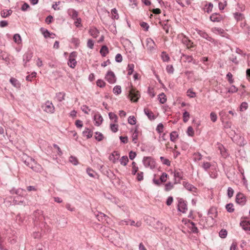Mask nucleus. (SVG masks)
<instances>
[{
  "mask_svg": "<svg viewBox=\"0 0 250 250\" xmlns=\"http://www.w3.org/2000/svg\"><path fill=\"white\" fill-rule=\"evenodd\" d=\"M25 192V190L21 188H19L16 190L15 193L16 194L19 195L20 196H23Z\"/></svg>",
  "mask_w": 250,
  "mask_h": 250,
  "instance_id": "obj_56",
  "label": "nucleus"
},
{
  "mask_svg": "<svg viewBox=\"0 0 250 250\" xmlns=\"http://www.w3.org/2000/svg\"><path fill=\"white\" fill-rule=\"evenodd\" d=\"M110 128L112 132L115 133L118 130V125L117 124H111Z\"/></svg>",
  "mask_w": 250,
  "mask_h": 250,
  "instance_id": "obj_45",
  "label": "nucleus"
},
{
  "mask_svg": "<svg viewBox=\"0 0 250 250\" xmlns=\"http://www.w3.org/2000/svg\"><path fill=\"white\" fill-rule=\"evenodd\" d=\"M178 210L183 213H185L188 210L186 202L182 198L178 199Z\"/></svg>",
  "mask_w": 250,
  "mask_h": 250,
  "instance_id": "obj_5",
  "label": "nucleus"
},
{
  "mask_svg": "<svg viewBox=\"0 0 250 250\" xmlns=\"http://www.w3.org/2000/svg\"><path fill=\"white\" fill-rule=\"evenodd\" d=\"M10 82L14 87H16L17 88H20L21 87V83L17 79L14 78H11L10 79Z\"/></svg>",
  "mask_w": 250,
  "mask_h": 250,
  "instance_id": "obj_22",
  "label": "nucleus"
},
{
  "mask_svg": "<svg viewBox=\"0 0 250 250\" xmlns=\"http://www.w3.org/2000/svg\"><path fill=\"white\" fill-rule=\"evenodd\" d=\"M120 164L124 166H126L128 162V159L127 156H123L120 159Z\"/></svg>",
  "mask_w": 250,
  "mask_h": 250,
  "instance_id": "obj_34",
  "label": "nucleus"
},
{
  "mask_svg": "<svg viewBox=\"0 0 250 250\" xmlns=\"http://www.w3.org/2000/svg\"><path fill=\"white\" fill-rule=\"evenodd\" d=\"M144 173L143 172L140 171L137 174V179L138 181H141L143 180Z\"/></svg>",
  "mask_w": 250,
  "mask_h": 250,
  "instance_id": "obj_64",
  "label": "nucleus"
},
{
  "mask_svg": "<svg viewBox=\"0 0 250 250\" xmlns=\"http://www.w3.org/2000/svg\"><path fill=\"white\" fill-rule=\"evenodd\" d=\"M158 100L161 104H164L167 101V98L165 94L162 93L159 95Z\"/></svg>",
  "mask_w": 250,
  "mask_h": 250,
  "instance_id": "obj_32",
  "label": "nucleus"
},
{
  "mask_svg": "<svg viewBox=\"0 0 250 250\" xmlns=\"http://www.w3.org/2000/svg\"><path fill=\"white\" fill-rule=\"evenodd\" d=\"M96 84L98 86L101 88L104 87L105 85V83L101 79L98 80L97 81Z\"/></svg>",
  "mask_w": 250,
  "mask_h": 250,
  "instance_id": "obj_49",
  "label": "nucleus"
},
{
  "mask_svg": "<svg viewBox=\"0 0 250 250\" xmlns=\"http://www.w3.org/2000/svg\"><path fill=\"white\" fill-rule=\"evenodd\" d=\"M128 123L132 125H134L136 124V120L134 116H130L128 117Z\"/></svg>",
  "mask_w": 250,
  "mask_h": 250,
  "instance_id": "obj_40",
  "label": "nucleus"
},
{
  "mask_svg": "<svg viewBox=\"0 0 250 250\" xmlns=\"http://www.w3.org/2000/svg\"><path fill=\"white\" fill-rule=\"evenodd\" d=\"M136 163L134 162H133L132 163V175H135L138 170V167L136 166Z\"/></svg>",
  "mask_w": 250,
  "mask_h": 250,
  "instance_id": "obj_50",
  "label": "nucleus"
},
{
  "mask_svg": "<svg viewBox=\"0 0 250 250\" xmlns=\"http://www.w3.org/2000/svg\"><path fill=\"white\" fill-rule=\"evenodd\" d=\"M83 136L86 137L87 139H89L92 137L93 131L88 128H85V130L83 131Z\"/></svg>",
  "mask_w": 250,
  "mask_h": 250,
  "instance_id": "obj_19",
  "label": "nucleus"
},
{
  "mask_svg": "<svg viewBox=\"0 0 250 250\" xmlns=\"http://www.w3.org/2000/svg\"><path fill=\"white\" fill-rule=\"evenodd\" d=\"M182 42L183 44L186 45L188 48L193 47V42H191L190 40H189L188 38L185 37L182 39Z\"/></svg>",
  "mask_w": 250,
  "mask_h": 250,
  "instance_id": "obj_21",
  "label": "nucleus"
},
{
  "mask_svg": "<svg viewBox=\"0 0 250 250\" xmlns=\"http://www.w3.org/2000/svg\"><path fill=\"white\" fill-rule=\"evenodd\" d=\"M41 31L43 34L44 38H47L48 37H51V36H55V34L53 33H50L48 30L45 29L43 28H41Z\"/></svg>",
  "mask_w": 250,
  "mask_h": 250,
  "instance_id": "obj_23",
  "label": "nucleus"
},
{
  "mask_svg": "<svg viewBox=\"0 0 250 250\" xmlns=\"http://www.w3.org/2000/svg\"><path fill=\"white\" fill-rule=\"evenodd\" d=\"M228 234V232L226 229H222L219 232V236L222 238H225L226 237Z\"/></svg>",
  "mask_w": 250,
  "mask_h": 250,
  "instance_id": "obj_46",
  "label": "nucleus"
},
{
  "mask_svg": "<svg viewBox=\"0 0 250 250\" xmlns=\"http://www.w3.org/2000/svg\"><path fill=\"white\" fill-rule=\"evenodd\" d=\"M134 65L133 63H129L127 65L128 75H131L134 71Z\"/></svg>",
  "mask_w": 250,
  "mask_h": 250,
  "instance_id": "obj_35",
  "label": "nucleus"
},
{
  "mask_svg": "<svg viewBox=\"0 0 250 250\" xmlns=\"http://www.w3.org/2000/svg\"><path fill=\"white\" fill-rule=\"evenodd\" d=\"M189 223V228L190 229L191 231L193 233H198V228L195 226V224L194 223H193L192 221H190V220L188 221Z\"/></svg>",
  "mask_w": 250,
  "mask_h": 250,
  "instance_id": "obj_24",
  "label": "nucleus"
},
{
  "mask_svg": "<svg viewBox=\"0 0 250 250\" xmlns=\"http://www.w3.org/2000/svg\"><path fill=\"white\" fill-rule=\"evenodd\" d=\"M166 70L169 74H172L174 72V68L172 65H168L166 67Z\"/></svg>",
  "mask_w": 250,
  "mask_h": 250,
  "instance_id": "obj_60",
  "label": "nucleus"
},
{
  "mask_svg": "<svg viewBox=\"0 0 250 250\" xmlns=\"http://www.w3.org/2000/svg\"><path fill=\"white\" fill-rule=\"evenodd\" d=\"M105 79L110 83H114L116 82V77L114 73L111 71H108L105 75Z\"/></svg>",
  "mask_w": 250,
  "mask_h": 250,
  "instance_id": "obj_8",
  "label": "nucleus"
},
{
  "mask_svg": "<svg viewBox=\"0 0 250 250\" xmlns=\"http://www.w3.org/2000/svg\"><path fill=\"white\" fill-rule=\"evenodd\" d=\"M196 31L197 33L201 37L205 39L207 41L211 42H214L215 40L212 37H210L208 34L204 31L196 29Z\"/></svg>",
  "mask_w": 250,
  "mask_h": 250,
  "instance_id": "obj_6",
  "label": "nucleus"
},
{
  "mask_svg": "<svg viewBox=\"0 0 250 250\" xmlns=\"http://www.w3.org/2000/svg\"><path fill=\"white\" fill-rule=\"evenodd\" d=\"M112 18L113 19H118L119 18V15L117 13V10L115 8H113L111 10Z\"/></svg>",
  "mask_w": 250,
  "mask_h": 250,
  "instance_id": "obj_38",
  "label": "nucleus"
},
{
  "mask_svg": "<svg viewBox=\"0 0 250 250\" xmlns=\"http://www.w3.org/2000/svg\"><path fill=\"white\" fill-rule=\"evenodd\" d=\"M143 162L146 167H149L151 169L155 167V162L151 157H144Z\"/></svg>",
  "mask_w": 250,
  "mask_h": 250,
  "instance_id": "obj_4",
  "label": "nucleus"
},
{
  "mask_svg": "<svg viewBox=\"0 0 250 250\" xmlns=\"http://www.w3.org/2000/svg\"><path fill=\"white\" fill-rule=\"evenodd\" d=\"M146 47L148 50H152L155 48V44L154 42L151 38H147L146 40Z\"/></svg>",
  "mask_w": 250,
  "mask_h": 250,
  "instance_id": "obj_13",
  "label": "nucleus"
},
{
  "mask_svg": "<svg viewBox=\"0 0 250 250\" xmlns=\"http://www.w3.org/2000/svg\"><path fill=\"white\" fill-rule=\"evenodd\" d=\"M161 57L164 62H168L169 60V57L165 52H163L162 53Z\"/></svg>",
  "mask_w": 250,
  "mask_h": 250,
  "instance_id": "obj_43",
  "label": "nucleus"
},
{
  "mask_svg": "<svg viewBox=\"0 0 250 250\" xmlns=\"http://www.w3.org/2000/svg\"><path fill=\"white\" fill-rule=\"evenodd\" d=\"M145 114L147 116L148 118L150 120H154L156 119V116L154 113L148 108H145L144 110Z\"/></svg>",
  "mask_w": 250,
  "mask_h": 250,
  "instance_id": "obj_18",
  "label": "nucleus"
},
{
  "mask_svg": "<svg viewBox=\"0 0 250 250\" xmlns=\"http://www.w3.org/2000/svg\"><path fill=\"white\" fill-rule=\"evenodd\" d=\"M209 19L213 22H220L223 20V17L221 15L214 13L211 15Z\"/></svg>",
  "mask_w": 250,
  "mask_h": 250,
  "instance_id": "obj_11",
  "label": "nucleus"
},
{
  "mask_svg": "<svg viewBox=\"0 0 250 250\" xmlns=\"http://www.w3.org/2000/svg\"><path fill=\"white\" fill-rule=\"evenodd\" d=\"M240 224L244 230H250V222L249 221H242Z\"/></svg>",
  "mask_w": 250,
  "mask_h": 250,
  "instance_id": "obj_20",
  "label": "nucleus"
},
{
  "mask_svg": "<svg viewBox=\"0 0 250 250\" xmlns=\"http://www.w3.org/2000/svg\"><path fill=\"white\" fill-rule=\"evenodd\" d=\"M128 96L130 100L136 102L139 99L140 95L138 91H136L134 88H131L129 90Z\"/></svg>",
  "mask_w": 250,
  "mask_h": 250,
  "instance_id": "obj_3",
  "label": "nucleus"
},
{
  "mask_svg": "<svg viewBox=\"0 0 250 250\" xmlns=\"http://www.w3.org/2000/svg\"><path fill=\"white\" fill-rule=\"evenodd\" d=\"M210 117L211 120L213 122H215L217 120V117L216 114L214 112H211L210 114Z\"/></svg>",
  "mask_w": 250,
  "mask_h": 250,
  "instance_id": "obj_55",
  "label": "nucleus"
},
{
  "mask_svg": "<svg viewBox=\"0 0 250 250\" xmlns=\"http://www.w3.org/2000/svg\"><path fill=\"white\" fill-rule=\"evenodd\" d=\"M94 120L95 121V125L98 126L100 125L103 121V118L99 113L96 114L94 115Z\"/></svg>",
  "mask_w": 250,
  "mask_h": 250,
  "instance_id": "obj_14",
  "label": "nucleus"
},
{
  "mask_svg": "<svg viewBox=\"0 0 250 250\" xmlns=\"http://www.w3.org/2000/svg\"><path fill=\"white\" fill-rule=\"evenodd\" d=\"M179 135L176 131H172L170 134V140L173 142H175L176 139L178 138Z\"/></svg>",
  "mask_w": 250,
  "mask_h": 250,
  "instance_id": "obj_28",
  "label": "nucleus"
},
{
  "mask_svg": "<svg viewBox=\"0 0 250 250\" xmlns=\"http://www.w3.org/2000/svg\"><path fill=\"white\" fill-rule=\"evenodd\" d=\"M100 52L102 56L105 57L109 52L108 48L106 45H104L101 47Z\"/></svg>",
  "mask_w": 250,
  "mask_h": 250,
  "instance_id": "obj_27",
  "label": "nucleus"
},
{
  "mask_svg": "<svg viewBox=\"0 0 250 250\" xmlns=\"http://www.w3.org/2000/svg\"><path fill=\"white\" fill-rule=\"evenodd\" d=\"M189 116V113L188 111H185L184 112V113H183V121L185 123H186L188 121Z\"/></svg>",
  "mask_w": 250,
  "mask_h": 250,
  "instance_id": "obj_48",
  "label": "nucleus"
},
{
  "mask_svg": "<svg viewBox=\"0 0 250 250\" xmlns=\"http://www.w3.org/2000/svg\"><path fill=\"white\" fill-rule=\"evenodd\" d=\"M36 73L33 72L31 74V75H29L26 77V80L27 81L31 82L32 81V79L36 77Z\"/></svg>",
  "mask_w": 250,
  "mask_h": 250,
  "instance_id": "obj_61",
  "label": "nucleus"
},
{
  "mask_svg": "<svg viewBox=\"0 0 250 250\" xmlns=\"http://www.w3.org/2000/svg\"><path fill=\"white\" fill-rule=\"evenodd\" d=\"M187 134L189 136H193L194 134V132L193 128L191 126H188L187 129Z\"/></svg>",
  "mask_w": 250,
  "mask_h": 250,
  "instance_id": "obj_57",
  "label": "nucleus"
},
{
  "mask_svg": "<svg viewBox=\"0 0 250 250\" xmlns=\"http://www.w3.org/2000/svg\"><path fill=\"white\" fill-rule=\"evenodd\" d=\"M109 118L110 120H113L115 123H117L118 121V117L114 113L109 112L108 113Z\"/></svg>",
  "mask_w": 250,
  "mask_h": 250,
  "instance_id": "obj_37",
  "label": "nucleus"
},
{
  "mask_svg": "<svg viewBox=\"0 0 250 250\" xmlns=\"http://www.w3.org/2000/svg\"><path fill=\"white\" fill-rule=\"evenodd\" d=\"M211 167V164L209 162H204L202 165L203 168L207 171Z\"/></svg>",
  "mask_w": 250,
  "mask_h": 250,
  "instance_id": "obj_59",
  "label": "nucleus"
},
{
  "mask_svg": "<svg viewBox=\"0 0 250 250\" xmlns=\"http://www.w3.org/2000/svg\"><path fill=\"white\" fill-rule=\"evenodd\" d=\"M95 134L96 135L95 137V139L98 141H101L103 139V135L99 132H96Z\"/></svg>",
  "mask_w": 250,
  "mask_h": 250,
  "instance_id": "obj_51",
  "label": "nucleus"
},
{
  "mask_svg": "<svg viewBox=\"0 0 250 250\" xmlns=\"http://www.w3.org/2000/svg\"><path fill=\"white\" fill-rule=\"evenodd\" d=\"M235 200L237 203L241 205H244L247 201L246 196L241 192L237 194Z\"/></svg>",
  "mask_w": 250,
  "mask_h": 250,
  "instance_id": "obj_7",
  "label": "nucleus"
},
{
  "mask_svg": "<svg viewBox=\"0 0 250 250\" xmlns=\"http://www.w3.org/2000/svg\"><path fill=\"white\" fill-rule=\"evenodd\" d=\"M68 15L74 20L78 18V12L74 9L70 8L67 10Z\"/></svg>",
  "mask_w": 250,
  "mask_h": 250,
  "instance_id": "obj_16",
  "label": "nucleus"
},
{
  "mask_svg": "<svg viewBox=\"0 0 250 250\" xmlns=\"http://www.w3.org/2000/svg\"><path fill=\"white\" fill-rule=\"evenodd\" d=\"M24 162L27 166L30 167L35 172H41L42 169V166L37 163L34 159L31 157H28Z\"/></svg>",
  "mask_w": 250,
  "mask_h": 250,
  "instance_id": "obj_1",
  "label": "nucleus"
},
{
  "mask_svg": "<svg viewBox=\"0 0 250 250\" xmlns=\"http://www.w3.org/2000/svg\"><path fill=\"white\" fill-rule=\"evenodd\" d=\"M89 33L93 38H96L98 36L99 32L97 28H92L89 29Z\"/></svg>",
  "mask_w": 250,
  "mask_h": 250,
  "instance_id": "obj_26",
  "label": "nucleus"
},
{
  "mask_svg": "<svg viewBox=\"0 0 250 250\" xmlns=\"http://www.w3.org/2000/svg\"><path fill=\"white\" fill-rule=\"evenodd\" d=\"M238 90L237 88L234 85H232L228 90V92L233 93L237 92Z\"/></svg>",
  "mask_w": 250,
  "mask_h": 250,
  "instance_id": "obj_62",
  "label": "nucleus"
},
{
  "mask_svg": "<svg viewBox=\"0 0 250 250\" xmlns=\"http://www.w3.org/2000/svg\"><path fill=\"white\" fill-rule=\"evenodd\" d=\"M183 185L188 190L191 191L193 194L197 192V188L188 182L184 181L183 182Z\"/></svg>",
  "mask_w": 250,
  "mask_h": 250,
  "instance_id": "obj_9",
  "label": "nucleus"
},
{
  "mask_svg": "<svg viewBox=\"0 0 250 250\" xmlns=\"http://www.w3.org/2000/svg\"><path fill=\"white\" fill-rule=\"evenodd\" d=\"M14 42L17 43H20L21 41V37L18 34H15L13 37Z\"/></svg>",
  "mask_w": 250,
  "mask_h": 250,
  "instance_id": "obj_41",
  "label": "nucleus"
},
{
  "mask_svg": "<svg viewBox=\"0 0 250 250\" xmlns=\"http://www.w3.org/2000/svg\"><path fill=\"white\" fill-rule=\"evenodd\" d=\"M214 215H208V217L206 218V225L207 227H212L213 226L215 223V221L214 220Z\"/></svg>",
  "mask_w": 250,
  "mask_h": 250,
  "instance_id": "obj_12",
  "label": "nucleus"
},
{
  "mask_svg": "<svg viewBox=\"0 0 250 250\" xmlns=\"http://www.w3.org/2000/svg\"><path fill=\"white\" fill-rule=\"evenodd\" d=\"M65 93L64 92H58L56 93V97L59 102H62L64 100Z\"/></svg>",
  "mask_w": 250,
  "mask_h": 250,
  "instance_id": "obj_30",
  "label": "nucleus"
},
{
  "mask_svg": "<svg viewBox=\"0 0 250 250\" xmlns=\"http://www.w3.org/2000/svg\"><path fill=\"white\" fill-rule=\"evenodd\" d=\"M211 31L215 34H218L220 35H222L224 33V30L223 29L218 27L212 28Z\"/></svg>",
  "mask_w": 250,
  "mask_h": 250,
  "instance_id": "obj_33",
  "label": "nucleus"
},
{
  "mask_svg": "<svg viewBox=\"0 0 250 250\" xmlns=\"http://www.w3.org/2000/svg\"><path fill=\"white\" fill-rule=\"evenodd\" d=\"M173 184L170 182H168L165 185V190L167 191H168L173 188Z\"/></svg>",
  "mask_w": 250,
  "mask_h": 250,
  "instance_id": "obj_47",
  "label": "nucleus"
},
{
  "mask_svg": "<svg viewBox=\"0 0 250 250\" xmlns=\"http://www.w3.org/2000/svg\"><path fill=\"white\" fill-rule=\"evenodd\" d=\"M120 158V153L117 151H114L112 152V153L109 156V160L113 162V163H115Z\"/></svg>",
  "mask_w": 250,
  "mask_h": 250,
  "instance_id": "obj_15",
  "label": "nucleus"
},
{
  "mask_svg": "<svg viewBox=\"0 0 250 250\" xmlns=\"http://www.w3.org/2000/svg\"><path fill=\"white\" fill-rule=\"evenodd\" d=\"M164 125L162 123H160L157 126L156 130L159 133L163 132Z\"/></svg>",
  "mask_w": 250,
  "mask_h": 250,
  "instance_id": "obj_58",
  "label": "nucleus"
},
{
  "mask_svg": "<svg viewBox=\"0 0 250 250\" xmlns=\"http://www.w3.org/2000/svg\"><path fill=\"white\" fill-rule=\"evenodd\" d=\"M43 110L48 113H53L55 112V107L52 103L49 101H47L42 105Z\"/></svg>",
  "mask_w": 250,
  "mask_h": 250,
  "instance_id": "obj_2",
  "label": "nucleus"
},
{
  "mask_svg": "<svg viewBox=\"0 0 250 250\" xmlns=\"http://www.w3.org/2000/svg\"><path fill=\"white\" fill-rule=\"evenodd\" d=\"M218 148L220 150V153L223 158H227L229 157V154L223 145H220L218 146Z\"/></svg>",
  "mask_w": 250,
  "mask_h": 250,
  "instance_id": "obj_17",
  "label": "nucleus"
},
{
  "mask_svg": "<svg viewBox=\"0 0 250 250\" xmlns=\"http://www.w3.org/2000/svg\"><path fill=\"white\" fill-rule=\"evenodd\" d=\"M232 76H233L230 72H229L227 74V78L228 79V82H229V83L230 84L234 82L233 79H232Z\"/></svg>",
  "mask_w": 250,
  "mask_h": 250,
  "instance_id": "obj_54",
  "label": "nucleus"
},
{
  "mask_svg": "<svg viewBox=\"0 0 250 250\" xmlns=\"http://www.w3.org/2000/svg\"><path fill=\"white\" fill-rule=\"evenodd\" d=\"M160 160L163 164L169 166L170 165V161L163 156L160 157Z\"/></svg>",
  "mask_w": 250,
  "mask_h": 250,
  "instance_id": "obj_39",
  "label": "nucleus"
},
{
  "mask_svg": "<svg viewBox=\"0 0 250 250\" xmlns=\"http://www.w3.org/2000/svg\"><path fill=\"white\" fill-rule=\"evenodd\" d=\"M213 7V4L211 2H209L208 4H206L205 5L204 10L208 13H209L212 11Z\"/></svg>",
  "mask_w": 250,
  "mask_h": 250,
  "instance_id": "obj_29",
  "label": "nucleus"
},
{
  "mask_svg": "<svg viewBox=\"0 0 250 250\" xmlns=\"http://www.w3.org/2000/svg\"><path fill=\"white\" fill-rule=\"evenodd\" d=\"M12 13V11L10 9L9 10H3L0 12V15L3 18H5L11 15Z\"/></svg>",
  "mask_w": 250,
  "mask_h": 250,
  "instance_id": "obj_25",
  "label": "nucleus"
},
{
  "mask_svg": "<svg viewBox=\"0 0 250 250\" xmlns=\"http://www.w3.org/2000/svg\"><path fill=\"white\" fill-rule=\"evenodd\" d=\"M33 57V53L31 51H28L23 56V61L24 62V66H26V64L29 62Z\"/></svg>",
  "mask_w": 250,
  "mask_h": 250,
  "instance_id": "obj_10",
  "label": "nucleus"
},
{
  "mask_svg": "<svg viewBox=\"0 0 250 250\" xmlns=\"http://www.w3.org/2000/svg\"><path fill=\"white\" fill-rule=\"evenodd\" d=\"M208 215H214V217H216L217 212L215 208H210L208 212Z\"/></svg>",
  "mask_w": 250,
  "mask_h": 250,
  "instance_id": "obj_42",
  "label": "nucleus"
},
{
  "mask_svg": "<svg viewBox=\"0 0 250 250\" xmlns=\"http://www.w3.org/2000/svg\"><path fill=\"white\" fill-rule=\"evenodd\" d=\"M69 161L70 163H71L74 165H77V164H78V161L77 158L74 156H70L69 157Z\"/></svg>",
  "mask_w": 250,
  "mask_h": 250,
  "instance_id": "obj_52",
  "label": "nucleus"
},
{
  "mask_svg": "<svg viewBox=\"0 0 250 250\" xmlns=\"http://www.w3.org/2000/svg\"><path fill=\"white\" fill-rule=\"evenodd\" d=\"M226 208L227 210V211L230 213L233 212L234 210L233 205L232 203H229L226 205Z\"/></svg>",
  "mask_w": 250,
  "mask_h": 250,
  "instance_id": "obj_36",
  "label": "nucleus"
},
{
  "mask_svg": "<svg viewBox=\"0 0 250 250\" xmlns=\"http://www.w3.org/2000/svg\"><path fill=\"white\" fill-rule=\"evenodd\" d=\"M233 193H234L233 189L229 187L228 188V191H227V194H228V197L229 198L232 197L233 196Z\"/></svg>",
  "mask_w": 250,
  "mask_h": 250,
  "instance_id": "obj_63",
  "label": "nucleus"
},
{
  "mask_svg": "<svg viewBox=\"0 0 250 250\" xmlns=\"http://www.w3.org/2000/svg\"><path fill=\"white\" fill-rule=\"evenodd\" d=\"M168 175L166 172H163L160 177V180L162 183L165 182L167 181Z\"/></svg>",
  "mask_w": 250,
  "mask_h": 250,
  "instance_id": "obj_53",
  "label": "nucleus"
},
{
  "mask_svg": "<svg viewBox=\"0 0 250 250\" xmlns=\"http://www.w3.org/2000/svg\"><path fill=\"white\" fill-rule=\"evenodd\" d=\"M121 87L120 85L115 86L113 89V92L114 94H119L121 93Z\"/></svg>",
  "mask_w": 250,
  "mask_h": 250,
  "instance_id": "obj_44",
  "label": "nucleus"
},
{
  "mask_svg": "<svg viewBox=\"0 0 250 250\" xmlns=\"http://www.w3.org/2000/svg\"><path fill=\"white\" fill-rule=\"evenodd\" d=\"M67 63L70 67L74 68L76 66L77 62L75 59L69 58Z\"/></svg>",
  "mask_w": 250,
  "mask_h": 250,
  "instance_id": "obj_31",
  "label": "nucleus"
}]
</instances>
